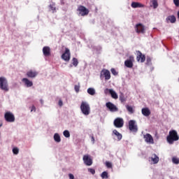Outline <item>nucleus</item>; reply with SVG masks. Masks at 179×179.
Instances as JSON below:
<instances>
[{"instance_id": "obj_1", "label": "nucleus", "mask_w": 179, "mask_h": 179, "mask_svg": "<svg viewBox=\"0 0 179 179\" xmlns=\"http://www.w3.org/2000/svg\"><path fill=\"white\" fill-rule=\"evenodd\" d=\"M179 140V136L176 130L169 131V135L167 136V141L169 144H173L174 141Z\"/></svg>"}, {"instance_id": "obj_2", "label": "nucleus", "mask_w": 179, "mask_h": 179, "mask_svg": "<svg viewBox=\"0 0 179 179\" xmlns=\"http://www.w3.org/2000/svg\"><path fill=\"white\" fill-rule=\"evenodd\" d=\"M80 110L82 113L87 116L90 113V104L87 101H82L80 105Z\"/></svg>"}, {"instance_id": "obj_3", "label": "nucleus", "mask_w": 179, "mask_h": 179, "mask_svg": "<svg viewBox=\"0 0 179 179\" xmlns=\"http://www.w3.org/2000/svg\"><path fill=\"white\" fill-rule=\"evenodd\" d=\"M0 90L5 92L9 90L8 80L3 76L0 77Z\"/></svg>"}, {"instance_id": "obj_4", "label": "nucleus", "mask_w": 179, "mask_h": 179, "mask_svg": "<svg viewBox=\"0 0 179 179\" xmlns=\"http://www.w3.org/2000/svg\"><path fill=\"white\" fill-rule=\"evenodd\" d=\"M105 78V80H109L110 79V73L108 69H103L101 70L100 73V79L103 80Z\"/></svg>"}, {"instance_id": "obj_5", "label": "nucleus", "mask_w": 179, "mask_h": 179, "mask_svg": "<svg viewBox=\"0 0 179 179\" xmlns=\"http://www.w3.org/2000/svg\"><path fill=\"white\" fill-rule=\"evenodd\" d=\"M4 119L7 122H10V123H13L15 120L14 114L10 111L6 112V113L4 114Z\"/></svg>"}, {"instance_id": "obj_6", "label": "nucleus", "mask_w": 179, "mask_h": 179, "mask_svg": "<svg viewBox=\"0 0 179 179\" xmlns=\"http://www.w3.org/2000/svg\"><path fill=\"white\" fill-rule=\"evenodd\" d=\"M129 129L132 132L138 131V125L136 124V121L134 120H131L129 121Z\"/></svg>"}, {"instance_id": "obj_7", "label": "nucleus", "mask_w": 179, "mask_h": 179, "mask_svg": "<svg viewBox=\"0 0 179 179\" xmlns=\"http://www.w3.org/2000/svg\"><path fill=\"white\" fill-rule=\"evenodd\" d=\"M134 62V57L133 55H130L129 57L127 60H125L124 65L128 69H132Z\"/></svg>"}, {"instance_id": "obj_8", "label": "nucleus", "mask_w": 179, "mask_h": 179, "mask_svg": "<svg viewBox=\"0 0 179 179\" xmlns=\"http://www.w3.org/2000/svg\"><path fill=\"white\" fill-rule=\"evenodd\" d=\"M77 10L79 12V15L82 17L86 16L89 14V10L83 6H79Z\"/></svg>"}, {"instance_id": "obj_9", "label": "nucleus", "mask_w": 179, "mask_h": 179, "mask_svg": "<svg viewBox=\"0 0 179 179\" xmlns=\"http://www.w3.org/2000/svg\"><path fill=\"white\" fill-rule=\"evenodd\" d=\"M62 59L66 62H69L70 61L71 59V52H70V50L68 48H65V52L64 53H63L62 55Z\"/></svg>"}, {"instance_id": "obj_10", "label": "nucleus", "mask_w": 179, "mask_h": 179, "mask_svg": "<svg viewBox=\"0 0 179 179\" xmlns=\"http://www.w3.org/2000/svg\"><path fill=\"white\" fill-rule=\"evenodd\" d=\"M106 106L111 113H115L118 111L117 107L110 101L107 102L106 103Z\"/></svg>"}, {"instance_id": "obj_11", "label": "nucleus", "mask_w": 179, "mask_h": 179, "mask_svg": "<svg viewBox=\"0 0 179 179\" xmlns=\"http://www.w3.org/2000/svg\"><path fill=\"white\" fill-rule=\"evenodd\" d=\"M124 125V120L122 117H117L114 120V126L116 128H122Z\"/></svg>"}, {"instance_id": "obj_12", "label": "nucleus", "mask_w": 179, "mask_h": 179, "mask_svg": "<svg viewBox=\"0 0 179 179\" xmlns=\"http://www.w3.org/2000/svg\"><path fill=\"white\" fill-rule=\"evenodd\" d=\"M143 138L145 143L148 144H154V139L150 134L147 133L146 134H144Z\"/></svg>"}, {"instance_id": "obj_13", "label": "nucleus", "mask_w": 179, "mask_h": 179, "mask_svg": "<svg viewBox=\"0 0 179 179\" xmlns=\"http://www.w3.org/2000/svg\"><path fill=\"white\" fill-rule=\"evenodd\" d=\"M137 34H145V27L141 23H138L135 27Z\"/></svg>"}, {"instance_id": "obj_14", "label": "nucleus", "mask_w": 179, "mask_h": 179, "mask_svg": "<svg viewBox=\"0 0 179 179\" xmlns=\"http://www.w3.org/2000/svg\"><path fill=\"white\" fill-rule=\"evenodd\" d=\"M83 162L86 166H90L92 164V159L89 155H85L83 156Z\"/></svg>"}, {"instance_id": "obj_15", "label": "nucleus", "mask_w": 179, "mask_h": 179, "mask_svg": "<svg viewBox=\"0 0 179 179\" xmlns=\"http://www.w3.org/2000/svg\"><path fill=\"white\" fill-rule=\"evenodd\" d=\"M22 82L24 84V86L27 88L31 87L33 86V82L29 80L27 78H23Z\"/></svg>"}, {"instance_id": "obj_16", "label": "nucleus", "mask_w": 179, "mask_h": 179, "mask_svg": "<svg viewBox=\"0 0 179 179\" xmlns=\"http://www.w3.org/2000/svg\"><path fill=\"white\" fill-rule=\"evenodd\" d=\"M149 161H151L153 164H157L159 161V157L158 155L154 153L151 157H149Z\"/></svg>"}, {"instance_id": "obj_17", "label": "nucleus", "mask_w": 179, "mask_h": 179, "mask_svg": "<svg viewBox=\"0 0 179 179\" xmlns=\"http://www.w3.org/2000/svg\"><path fill=\"white\" fill-rule=\"evenodd\" d=\"M137 61L143 63L145 61V56L141 53V51H137Z\"/></svg>"}, {"instance_id": "obj_18", "label": "nucleus", "mask_w": 179, "mask_h": 179, "mask_svg": "<svg viewBox=\"0 0 179 179\" xmlns=\"http://www.w3.org/2000/svg\"><path fill=\"white\" fill-rule=\"evenodd\" d=\"M38 72L36 71H29L27 72V76L29 78H34L37 76Z\"/></svg>"}, {"instance_id": "obj_19", "label": "nucleus", "mask_w": 179, "mask_h": 179, "mask_svg": "<svg viewBox=\"0 0 179 179\" xmlns=\"http://www.w3.org/2000/svg\"><path fill=\"white\" fill-rule=\"evenodd\" d=\"M167 23H171V24H174L176 22V17L175 15H169L166 17V19Z\"/></svg>"}, {"instance_id": "obj_20", "label": "nucleus", "mask_w": 179, "mask_h": 179, "mask_svg": "<svg viewBox=\"0 0 179 179\" xmlns=\"http://www.w3.org/2000/svg\"><path fill=\"white\" fill-rule=\"evenodd\" d=\"M43 52L45 57L50 56V48L48 46H44L43 48Z\"/></svg>"}, {"instance_id": "obj_21", "label": "nucleus", "mask_w": 179, "mask_h": 179, "mask_svg": "<svg viewBox=\"0 0 179 179\" xmlns=\"http://www.w3.org/2000/svg\"><path fill=\"white\" fill-rule=\"evenodd\" d=\"M113 134L117 137V141H121V139L122 138V135L117 129H114L113 131Z\"/></svg>"}, {"instance_id": "obj_22", "label": "nucleus", "mask_w": 179, "mask_h": 179, "mask_svg": "<svg viewBox=\"0 0 179 179\" xmlns=\"http://www.w3.org/2000/svg\"><path fill=\"white\" fill-rule=\"evenodd\" d=\"M142 113L144 116L148 117L150 115V110L148 109V108H143L142 109Z\"/></svg>"}, {"instance_id": "obj_23", "label": "nucleus", "mask_w": 179, "mask_h": 179, "mask_svg": "<svg viewBox=\"0 0 179 179\" xmlns=\"http://www.w3.org/2000/svg\"><path fill=\"white\" fill-rule=\"evenodd\" d=\"M131 7L133 8H143V5L138 3V2H132L131 3Z\"/></svg>"}, {"instance_id": "obj_24", "label": "nucleus", "mask_w": 179, "mask_h": 179, "mask_svg": "<svg viewBox=\"0 0 179 179\" xmlns=\"http://www.w3.org/2000/svg\"><path fill=\"white\" fill-rule=\"evenodd\" d=\"M54 141L56 142V143H60L61 142V138H60V136L58 133H55L54 134Z\"/></svg>"}, {"instance_id": "obj_25", "label": "nucleus", "mask_w": 179, "mask_h": 179, "mask_svg": "<svg viewBox=\"0 0 179 179\" xmlns=\"http://www.w3.org/2000/svg\"><path fill=\"white\" fill-rule=\"evenodd\" d=\"M55 2H51L50 6H49V8L50 9V10L52 11V13H56V7H55Z\"/></svg>"}, {"instance_id": "obj_26", "label": "nucleus", "mask_w": 179, "mask_h": 179, "mask_svg": "<svg viewBox=\"0 0 179 179\" xmlns=\"http://www.w3.org/2000/svg\"><path fill=\"white\" fill-rule=\"evenodd\" d=\"M87 93H88L90 95H91V96H94V95L95 94V93H96V91H95L94 88H93V87H89V88L87 89Z\"/></svg>"}, {"instance_id": "obj_27", "label": "nucleus", "mask_w": 179, "mask_h": 179, "mask_svg": "<svg viewBox=\"0 0 179 179\" xmlns=\"http://www.w3.org/2000/svg\"><path fill=\"white\" fill-rule=\"evenodd\" d=\"M110 94L111 95V97H112L113 99H118V95H117V93L115 92V90H113V89H112V90H111Z\"/></svg>"}, {"instance_id": "obj_28", "label": "nucleus", "mask_w": 179, "mask_h": 179, "mask_svg": "<svg viewBox=\"0 0 179 179\" xmlns=\"http://www.w3.org/2000/svg\"><path fill=\"white\" fill-rule=\"evenodd\" d=\"M126 108H127V111L130 114H133L134 113V110L133 109V107L131 106H129V105L127 104Z\"/></svg>"}, {"instance_id": "obj_29", "label": "nucleus", "mask_w": 179, "mask_h": 179, "mask_svg": "<svg viewBox=\"0 0 179 179\" xmlns=\"http://www.w3.org/2000/svg\"><path fill=\"white\" fill-rule=\"evenodd\" d=\"M120 100L122 103H124L127 100L126 97L124 96L122 92H121L120 94Z\"/></svg>"}, {"instance_id": "obj_30", "label": "nucleus", "mask_w": 179, "mask_h": 179, "mask_svg": "<svg viewBox=\"0 0 179 179\" xmlns=\"http://www.w3.org/2000/svg\"><path fill=\"white\" fill-rule=\"evenodd\" d=\"M72 64H73V66H75V67H77V66H78V60L77 59V58L73 57V58L72 59Z\"/></svg>"}, {"instance_id": "obj_31", "label": "nucleus", "mask_w": 179, "mask_h": 179, "mask_svg": "<svg viewBox=\"0 0 179 179\" xmlns=\"http://www.w3.org/2000/svg\"><path fill=\"white\" fill-rule=\"evenodd\" d=\"M172 162L176 165L179 164V158L177 157H173Z\"/></svg>"}, {"instance_id": "obj_32", "label": "nucleus", "mask_w": 179, "mask_h": 179, "mask_svg": "<svg viewBox=\"0 0 179 179\" xmlns=\"http://www.w3.org/2000/svg\"><path fill=\"white\" fill-rule=\"evenodd\" d=\"M152 4L153 6L154 9H157L158 7V2L157 0H152Z\"/></svg>"}, {"instance_id": "obj_33", "label": "nucleus", "mask_w": 179, "mask_h": 179, "mask_svg": "<svg viewBox=\"0 0 179 179\" xmlns=\"http://www.w3.org/2000/svg\"><path fill=\"white\" fill-rule=\"evenodd\" d=\"M101 178L103 179H107L108 178V172L107 171H103L101 175Z\"/></svg>"}, {"instance_id": "obj_34", "label": "nucleus", "mask_w": 179, "mask_h": 179, "mask_svg": "<svg viewBox=\"0 0 179 179\" xmlns=\"http://www.w3.org/2000/svg\"><path fill=\"white\" fill-rule=\"evenodd\" d=\"M63 134H64L65 138H69L70 137V132H69V130H64L63 131Z\"/></svg>"}, {"instance_id": "obj_35", "label": "nucleus", "mask_w": 179, "mask_h": 179, "mask_svg": "<svg viewBox=\"0 0 179 179\" xmlns=\"http://www.w3.org/2000/svg\"><path fill=\"white\" fill-rule=\"evenodd\" d=\"M13 153L15 155H17L19 153V149L17 148H13Z\"/></svg>"}, {"instance_id": "obj_36", "label": "nucleus", "mask_w": 179, "mask_h": 179, "mask_svg": "<svg viewBox=\"0 0 179 179\" xmlns=\"http://www.w3.org/2000/svg\"><path fill=\"white\" fill-rule=\"evenodd\" d=\"M112 90H113V89L106 88V89L104 90V94H110Z\"/></svg>"}, {"instance_id": "obj_37", "label": "nucleus", "mask_w": 179, "mask_h": 179, "mask_svg": "<svg viewBox=\"0 0 179 179\" xmlns=\"http://www.w3.org/2000/svg\"><path fill=\"white\" fill-rule=\"evenodd\" d=\"M106 166L108 169H111L112 168V164H111V162H110L108 161L106 162Z\"/></svg>"}, {"instance_id": "obj_38", "label": "nucleus", "mask_w": 179, "mask_h": 179, "mask_svg": "<svg viewBox=\"0 0 179 179\" xmlns=\"http://www.w3.org/2000/svg\"><path fill=\"white\" fill-rule=\"evenodd\" d=\"M88 171L92 173V175H94L95 174V169H92V168H89L88 169Z\"/></svg>"}, {"instance_id": "obj_39", "label": "nucleus", "mask_w": 179, "mask_h": 179, "mask_svg": "<svg viewBox=\"0 0 179 179\" xmlns=\"http://www.w3.org/2000/svg\"><path fill=\"white\" fill-rule=\"evenodd\" d=\"M75 91L76 92V93L79 92L80 90V85H76L74 87Z\"/></svg>"}, {"instance_id": "obj_40", "label": "nucleus", "mask_w": 179, "mask_h": 179, "mask_svg": "<svg viewBox=\"0 0 179 179\" xmlns=\"http://www.w3.org/2000/svg\"><path fill=\"white\" fill-rule=\"evenodd\" d=\"M110 71L113 76L117 75V72L116 71V70L114 68L111 69Z\"/></svg>"}, {"instance_id": "obj_41", "label": "nucleus", "mask_w": 179, "mask_h": 179, "mask_svg": "<svg viewBox=\"0 0 179 179\" xmlns=\"http://www.w3.org/2000/svg\"><path fill=\"white\" fill-rule=\"evenodd\" d=\"M151 62H152V59H151V57H147V64H148V65H150V64H151Z\"/></svg>"}, {"instance_id": "obj_42", "label": "nucleus", "mask_w": 179, "mask_h": 179, "mask_svg": "<svg viewBox=\"0 0 179 179\" xmlns=\"http://www.w3.org/2000/svg\"><path fill=\"white\" fill-rule=\"evenodd\" d=\"M36 106H32L31 107V112H36Z\"/></svg>"}, {"instance_id": "obj_43", "label": "nucleus", "mask_w": 179, "mask_h": 179, "mask_svg": "<svg viewBox=\"0 0 179 179\" xmlns=\"http://www.w3.org/2000/svg\"><path fill=\"white\" fill-rule=\"evenodd\" d=\"M173 3L176 7H179V0H173Z\"/></svg>"}, {"instance_id": "obj_44", "label": "nucleus", "mask_w": 179, "mask_h": 179, "mask_svg": "<svg viewBox=\"0 0 179 179\" xmlns=\"http://www.w3.org/2000/svg\"><path fill=\"white\" fill-rule=\"evenodd\" d=\"M58 105L60 107L63 106V101L61 99L59 100Z\"/></svg>"}, {"instance_id": "obj_45", "label": "nucleus", "mask_w": 179, "mask_h": 179, "mask_svg": "<svg viewBox=\"0 0 179 179\" xmlns=\"http://www.w3.org/2000/svg\"><path fill=\"white\" fill-rule=\"evenodd\" d=\"M69 179H74V176L72 173L69 174Z\"/></svg>"}, {"instance_id": "obj_46", "label": "nucleus", "mask_w": 179, "mask_h": 179, "mask_svg": "<svg viewBox=\"0 0 179 179\" xmlns=\"http://www.w3.org/2000/svg\"><path fill=\"white\" fill-rule=\"evenodd\" d=\"M40 102H41V105H43V103H44V101L41 99H40Z\"/></svg>"}, {"instance_id": "obj_47", "label": "nucleus", "mask_w": 179, "mask_h": 179, "mask_svg": "<svg viewBox=\"0 0 179 179\" xmlns=\"http://www.w3.org/2000/svg\"><path fill=\"white\" fill-rule=\"evenodd\" d=\"M92 141L93 142V144L94 143V136H92Z\"/></svg>"}, {"instance_id": "obj_48", "label": "nucleus", "mask_w": 179, "mask_h": 179, "mask_svg": "<svg viewBox=\"0 0 179 179\" xmlns=\"http://www.w3.org/2000/svg\"><path fill=\"white\" fill-rule=\"evenodd\" d=\"M178 18H179V10H178Z\"/></svg>"}, {"instance_id": "obj_49", "label": "nucleus", "mask_w": 179, "mask_h": 179, "mask_svg": "<svg viewBox=\"0 0 179 179\" xmlns=\"http://www.w3.org/2000/svg\"><path fill=\"white\" fill-rule=\"evenodd\" d=\"M70 67H72V64H70Z\"/></svg>"}, {"instance_id": "obj_50", "label": "nucleus", "mask_w": 179, "mask_h": 179, "mask_svg": "<svg viewBox=\"0 0 179 179\" xmlns=\"http://www.w3.org/2000/svg\"><path fill=\"white\" fill-rule=\"evenodd\" d=\"M1 126H2V124H0V127H1Z\"/></svg>"}, {"instance_id": "obj_51", "label": "nucleus", "mask_w": 179, "mask_h": 179, "mask_svg": "<svg viewBox=\"0 0 179 179\" xmlns=\"http://www.w3.org/2000/svg\"><path fill=\"white\" fill-rule=\"evenodd\" d=\"M0 139H1V132H0Z\"/></svg>"}]
</instances>
